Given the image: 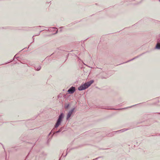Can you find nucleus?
Listing matches in <instances>:
<instances>
[{
  "mask_svg": "<svg viewBox=\"0 0 160 160\" xmlns=\"http://www.w3.org/2000/svg\"><path fill=\"white\" fill-rule=\"evenodd\" d=\"M159 42H159V41H158V43H157L156 45V48L157 49H160V40L159 41Z\"/></svg>",
  "mask_w": 160,
  "mask_h": 160,
  "instance_id": "5",
  "label": "nucleus"
},
{
  "mask_svg": "<svg viewBox=\"0 0 160 160\" xmlns=\"http://www.w3.org/2000/svg\"><path fill=\"white\" fill-rule=\"evenodd\" d=\"M127 130V129H122V130H121L120 131H122V132H124L126 130Z\"/></svg>",
  "mask_w": 160,
  "mask_h": 160,
  "instance_id": "7",
  "label": "nucleus"
},
{
  "mask_svg": "<svg viewBox=\"0 0 160 160\" xmlns=\"http://www.w3.org/2000/svg\"><path fill=\"white\" fill-rule=\"evenodd\" d=\"M69 106V104L67 105V106H65V108H67Z\"/></svg>",
  "mask_w": 160,
  "mask_h": 160,
  "instance_id": "8",
  "label": "nucleus"
},
{
  "mask_svg": "<svg viewBox=\"0 0 160 160\" xmlns=\"http://www.w3.org/2000/svg\"><path fill=\"white\" fill-rule=\"evenodd\" d=\"M134 58H133L131 60H129V61H131V60H132L134 59Z\"/></svg>",
  "mask_w": 160,
  "mask_h": 160,
  "instance_id": "10",
  "label": "nucleus"
},
{
  "mask_svg": "<svg viewBox=\"0 0 160 160\" xmlns=\"http://www.w3.org/2000/svg\"><path fill=\"white\" fill-rule=\"evenodd\" d=\"M75 109V108H72L71 110H69V111L68 112L67 114L66 118V119L67 120L69 119V118L71 116V115L72 114V113L74 112Z\"/></svg>",
  "mask_w": 160,
  "mask_h": 160,
  "instance_id": "3",
  "label": "nucleus"
},
{
  "mask_svg": "<svg viewBox=\"0 0 160 160\" xmlns=\"http://www.w3.org/2000/svg\"><path fill=\"white\" fill-rule=\"evenodd\" d=\"M93 82L94 81L93 80H92L89 82L85 83L81 85L80 86L78 87V90L79 91H82L85 89L89 87L91 85Z\"/></svg>",
  "mask_w": 160,
  "mask_h": 160,
  "instance_id": "1",
  "label": "nucleus"
},
{
  "mask_svg": "<svg viewBox=\"0 0 160 160\" xmlns=\"http://www.w3.org/2000/svg\"><path fill=\"white\" fill-rule=\"evenodd\" d=\"M64 117V115L63 113H61L59 116L57 122L55 126V128H58L60 124L62 121V119Z\"/></svg>",
  "mask_w": 160,
  "mask_h": 160,
  "instance_id": "2",
  "label": "nucleus"
},
{
  "mask_svg": "<svg viewBox=\"0 0 160 160\" xmlns=\"http://www.w3.org/2000/svg\"><path fill=\"white\" fill-rule=\"evenodd\" d=\"M60 131H61V130H58V131H57V132H57H57H60Z\"/></svg>",
  "mask_w": 160,
  "mask_h": 160,
  "instance_id": "9",
  "label": "nucleus"
},
{
  "mask_svg": "<svg viewBox=\"0 0 160 160\" xmlns=\"http://www.w3.org/2000/svg\"><path fill=\"white\" fill-rule=\"evenodd\" d=\"M35 68L37 71L40 70L41 69V67L39 66H35Z\"/></svg>",
  "mask_w": 160,
  "mask_h": 160,
  "instance_id": "6",
  "label": "nucleus"
},
{
  "mask_svg": "<svg viewBox=\"0 0 160 160\" xmlns=\"http://www.w3.org/2000/svg\"><path fill=\"white\" fill-rule=\"evenodd\" d=\"M75 91V88L73 87H71L68 91V92L69 93L72 94Z\"/></svg>",
  "mask_w": 160,
  "mask_h": 160,
  "instance_id": "4",
  "label": "nucleus"
}]
</instances>
